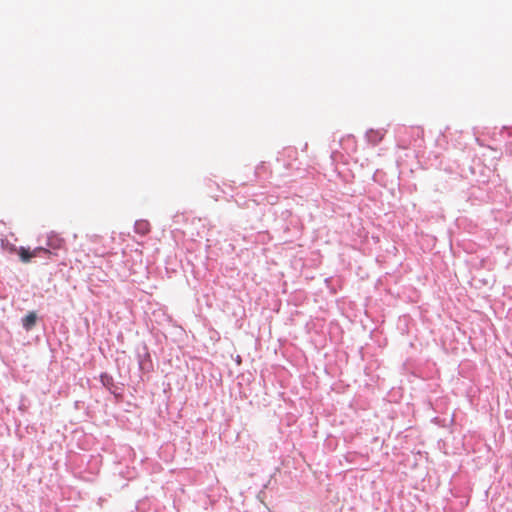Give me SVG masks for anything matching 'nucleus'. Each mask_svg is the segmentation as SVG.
Returning a JSON list of instances; mask_svg holds the SVG:
<instances>
[{
  "instance_id": "obj_1",
  "label": "nucleus",
  "mask_w": 512,
  "mask_h": 512,
  "mask_svg": "<svg viewBox=\"0 0 512 512\" xmlns=\"http://www.w3.org/2000/svg\"><path fill=\"white\" fill-rule=\"evenodd\" d=\"M36 320H37V315L35 312H29L23 319H22V325H23V328L26 330V331H29L31 330L35 324H36Z\"/></svg>"
},
{
  "instance_id": "obj_2",
  "label": "nucleus",
  "mask_w": 512,
  "mask_h": 512,
  "mask_svg": "<svg viewBox=\"0 0 512 512\" xmlns=\"http://www.w3.org/2000/svg\"><path fill=\"white\" fill-rule=\"evenodd\" d=\"M384 135H385V131L382 129H377V130L371 129L367 133L368 140L374 144L381 141L383 139Z\"/></svg>"
},
{
  "instance_id": "obj_3",
  "label": "nucleus",
  "mask_w": 512,
  "mask_h": 512,
  "mask_svg": "<svg viewBox=\"0 0 512 512\" xmlns=\"http://www.w3.org/2000/svg\"><path fill=\"white\" fill-rule=\"evenodd\" d=\"M19 256L22 262L27 263L31 260V258L36 256L35 251L31 252L28 249H25L24 247H21L19 250Z\"/></svg>"
},
{
  "instance_id": "obj_4",
  "label": "nucleus",
  "mask_w": 512,
  "mask_h": 512,
  "mask_svg": "<svg viewBox=\"0 0 512 512\" xmlns=\"http://www.w3.org/2000/svg\"><path fill=\"white\" fill-rule=\"evenodd\" d=\"M141 227V230H138V232L142 233V234H145L148 232V227L147 226H140Z\"/></svg>"
}]
</instances>
